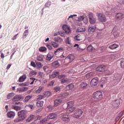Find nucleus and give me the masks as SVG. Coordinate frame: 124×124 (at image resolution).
<instances>
[{"label": "nucleus", "instance_id": "obj_1", "mask_svg": "<svg viewBox=\"0 0 124 124\" xmlns=\"http://www.w3.org/2000/svg\"><path fill=\"white\" fill-rule=\"evenodd\" d=\"M93 98L97 101L102 100L103 98V93L100 91H97L93 94Z\"/></svg>", "mask_w": 124, "mask_h": 124}, {"label": "nucleus", "instance_id": "obj_2", "mask_svg": "<svg viewBox=\"0 0 124 124\" xmlns=\"http://www.w3.org/2000/svg\"><path fill=\"white\" fill-rule=\"evenodd\" d=\"M83 113V111L82 110V109H77V110L75 111V113L72 115V117L77 119H78V118L81 117Z\"/></svg>", "mask_w": 124, "mask_h": 124}, {"label": "nucleus", "instance_id": "obj_3", "mask_svg": "<svg viewBox=\"0 0 124 124\" xmlns=\"http://www.w3.org/2000/svg\"><path fill=\"white\" fill-rule=\"evenodd\" d=\"M61 118L62 120L66 122H69L70 121V119L69 118V116L67 113H63L62 114L61 116Z\"/></svg>", "mask_w": 124, "mask_h": 124}, {"label": "nucleus", "instance_id": "obj_4", "mask_svg": "<svg viewBox=\"0 0 124 124\" xmlns=\"http://www.w3.org/2000/svg\"><path fill=\"white\" fill-rule=\"evenodd\" d=\"M88 17L91 24H94L96 23V18L92 13H89Z\"/></svg>", "mask_w": 124, "mask_h": 124}, {"label": "nucleus", "instance_id": "obj_5", "mask_svg": "<svg viewBox=\"0 0 124 124\" xmlns=\"http://www.w3.org/2000/svg\"><path fill=\"white\" fill-rule=\"evenodd\" d=\"M27 112L25 110H21L18 113V116L20 118V121H23L26 117Z\"/></svg>", "mask_w": 124, "mask_h": 124}, {"label": "nucleus", "instance_id": "obj_6", "mask_svg": "<svg viewBox=\"0 0 124 124\" xmlns=\"http://www.w3.org/2000/svg\"><path fill=\"white\" fill-rule=\"evenodd\" d=\"M98 19L101 22H106L107 21L106 16L102 13L98 14L97 15Z\"/></svg>", "mask_w": 124, "mask_h": 124}, {"label": "nucleus", "instance_id": "obj_7", "mask_svg": "<svg viewBox=\"0 0 124 124\" xmlns=\"http://www.w3.org/2000/svg\"><path fill=\"white\" fill-rule=\"evenodd\" d=\"M59 78L60 79H62L61 80V82L62 83V84L69 82V79H68L67 78H65V75H61L60 76H59Z\"/></svg>", "mask_w": 124, "mask_h": 124}, {"label": "nucleus", "instance_id": "obj_8", "mask_svg": "<svg viewBox=\"0 0 124 124\" xmlns=\"http://www.w3.org/2000/svg\"><path fill=\"white\" fill-rule=\"evenodd\" d=\"M115 16L116 19L118 21L122 20L124 18V14L123 13H118Z\"/></svg>", "mask_w": 124, "mask_h": 124}, {"label": "nucleus", "instance_id": "obj_9", "mask_svg": "<svg viewBox=\"0 0 124 124\" xmlns=\"http://www.w3.org/2000/svg\"><path fill=\"white\" fill-rule=\"evenodd\" d=\"M63 30H64L66 34L71 33V28L67 25H63L62 26Z\"/></svg>", "mask_w": 124, "mask_h": 124}, {"label": "nucleus", "instance_id": "obj_10", "mask_svg": "<svg viewBox=\"0 0 124 124\" xmlns=\"http://www.w3.org/2000/svg\"><path fill=\"white\" fill-rule=\"evenodd\" d=\"M16 114L14 111H9V112L7 113V115L9 119H14Z\"/></svg>", "mask_w": 124, "mask_h": 124}, {"label": "nucleus", "instance_id": "obj_11", "mask_svg": "<svg viewBox=\"0 0 124 124\" xmlns=\"http://www.w3.org/2000/svg\"><path fill=\"white\" fill-rule=\"evenodd\" d=\"M22 98L23 96L22 95H16L13 97L12 101H13V102H16V101H20V99H22Z\"/></svg>", "mask_w": 124, "mask_h": 124}, {"label": "nucleus", "instance_id": "obj_12", "mask_svg": "<svg viewBox=\"0 0 124 124\" xmlns=\"http://www.w3.org/2000/svg\"><path fill=\"white\" fill-rule=\"evenodd\" d=\"M60 76V72L58 71H54L53 73L52 74V75L49 76V78L50 79L59 77Z\"/></svg>", "mask_w": 124, "mask_h": 124}, {"label": "nucleus", "instance_id": "obj_13", "mask_svg": "<svg viewBox=\"0 0 124 124\" xmlns=\"http://www.w3.org/2000/svg\"><path fill=\"white\" fill-rule=\"evenodd\" d=\"M57 117V115L54 113H51L49 114V115L47 116V119L49 120L54 119Z\"/></svg>", "mask_w": 124, "mask_h": 124}, {"label": "nucleus", "instance_id": "obj_14", "mask_svg": "<svg viewBox=\"0 0 124 124\" xmlns=\"http://www.w3.org/2000/svg\"><path fill=\"white\" fill-rule=\"evenodd\" d=\"M98 84V81L96 78H93L90 81V85L92 87L97 86Z\"/></svg>", "mask_w": 124, "mask_h": 124}, {"label": "nucleus", "instance_id": "obj_15", "mask_svg": "<svg viewBox=\"0 0 124 124\" xmlns=\"http://www.w3.org/2000/svg\"><path fill=\"white\" fill-rule=\"evenodd\" d=\"M64 51L63 47H60L56 49V50L54 52V54L56 56L60 54V53H62Z\"/></svg>", "mask_w": 124, "mask_h": 124}, {"label": "nucleus", "instance_id": "obj_16", "mask_svg": "<svg viewBox=\"0 0 124 124\" xmlns=\"http://www.w3.org/2000/svg\"><path fill=\"white\" fill-rule=\"evenodd\" d=\"M120 104V102L119 100H116L115 101H114L112 103V106L113 107L116 108L119 107Z\"/></svg>", "mask_w": 124, "mask_h": 124}, {"label": "nucleus", "instance_id": "obj_17", "mask_svg": "<svg viewBox=\"0 0 124 124\" xmlns=\"http://www.w3.org/2000/svg\"><path fill=\"white\" fill-rule=\"evenodd\" d=\"M53 57H54V54L52 52H50L47 55L46 60L50 61L52 59H53Z\"/></svg>", "mask_w": 124, "mask_h": 124}, {"label": "nucleus", "instance_id": "obj_18", "mask_svg": "<svg viewBox=\"0 0 124 124\" xmlns=\"http://www.w3.org/2000/svg\"><path fill=\"white\" fill-rule=\"evenodd\" d=\"M33 120H35V116L33 115H30L29 116H28V119H27L26 122H30Z\"/></svg>", "mask_w": 124, "mask_h": 124}, {"label": "nucleus", "instance_id": "obj_19", "mask_svg": "<svg viewBox=\"0 0 124 124\" xmlns=\"http://www.w3.org/2000/svg\"><path fill=\"white\" fill-rule=\"evenodd\" d=\"M62 99H57L54 100V106H58L60 105L62 103Z\"/></svg>", "mask_w": 124, "mask_h": 124}, {"label": "nucleus", "instance_id": "obj_20", "mask_svg": "<svg viewBox=\"0 0 124 124\" xmlns=\"http://www.w3.org/2000/svg\"><path fill=\"white\" fill-rule=\"evenodd\" d=\"M119 47V45H117V44H113V45H110L108 46V48L114 50L118 48Z\"/></svg>", "mask_w": 124, "mask_h": 124}, {"label": "nucleus", "instance_id": "obj_21", "mask_svg": "<svg viewBox=\"0 0 124 124\" xmlns=\"http://www.w3.org/2000/svg\"><path fill=\"white\" fill-rule=\"evenodd\" d=\"M96 70L98 72H102L103 71H104L105 70L104 66H103L102 65H101V66H98Z\"/></svg>", "mask_w": 124, "mask_h": 124}, {"label": "nucleus", "instance_id": "obj_22", "mask_svg": "<svg viewBox=\"0 0 124 124\" xmlns=\"http://www.w3.org/2000/svg\"><path fill=\"white\" fill-rule=\"evenodd\" d=\"M32 98V96H31V95H28V96L25 97V99L23 100V101L24 103H28V101H30Z\"/></svg>", "mask_w": 124, "mask_h": 124}, {"label": "nucleus", "instance_id": "obj_23", "mask_svg": "<svg viewBox=\"0 0 124 124\" xmlns=\"http://www.w3.org/2000/svg\"><path fill=\"white\" fill-rule=\"evenodd\" d=\"M52 67L58 68L60 66V63L58 61H55L52 63Z\"/></svg>", "mask_w": 124, "mask_h": 124}, {"label": "nucleus", "instance_id": "obj_24", "mask_svg": "<svg viewBox=\"0 0 124 124\" xmlns=\"http://www.w3.org/2000/svg\"><path fill=\"white\" fill-rule=\"evenodd\" d=\"M66 59H68L70 60V62H71L75 59V56L74 55L72 54H69L68 57L66 58Z\"/></svg>", "mask_w": 124, "mask_h": 124}, {"label": "nucleus", "instance_id": "obj_25", "mask_svg": "<svg viewBox=\"0 0 124 124\" xmlns=\"http://www.w3.org/2000/svg\"><path fill=\"white\" fill-rule=\"evenodd\" d=\"M27 76L26 74H24L23 76H21L19 79V82H22L26 79Z\"/></svg>", "mask_w": 124, "mask_h": 124}, {"label": "nucleus", "instance_id": "obj_26", "mask_svg": "<svg viewBox=\"0 0 124 124\" xmlns=\"http://www.w3.org/2000/svg\"><path fill=\"white\" fill-rule=\"evenodd\" d=\"M55 42H58L59 43H61L63 42L62 39L61 37H59V36H56L55 38H54Z\"/></svg>", "mask_w": 124, "mask_h": 124}, {"label": "nucleus", "instance_id": "obj_27", "mask_svg": "<svg viewBox=\"0 0 124 124\" xmlns=\"http://www.w3.org/2000/svg\"><path fill=\"white\" fill-rule=\"evenodd\" d=\"M86 31V29L84 27H78V29H77V31L78 32H83Z\"/></svg>", "mask_w": 124, "mask_h": 124}, {"label": "nucleus", "instance_id": "obj_28", "mask_svg": "<svg viewBox=\"0 0 124 124\" xmlns=\"http://www.w3.org/2000/svg\"><path fill=\"white\" fill-rule=\"evenodd\" d=\"M75 110V107H69V108L67 109V112L68 113H70L73 112V111H74Z\"/></svg>", "mask_w": 124, "mask_h": 124}, {"label": "nucleus", "instance_id": "obj_29", "mask_svg": "<svg viewBox=\"0 0 124 124\" xmlns=\"http://www.w3.org/2000/svg\"><path fill=\"white\" fill-rule=\"evenodd\" d=\"M44 105V101H38L36 103V106L38 108H41Z\"/></svg>", "mask_w": 124, "mask_h": 124}, {"label": "nucleus", "instance_id": "obj_30", "mask_svg": "<svg viewBox=\"0 0 124 124\" xmlns=\"http://www.w3.org/2000/svg\"><path fill=\"white\" fill-rule=\"evenodd\" d=\"M12 109H14L16 111L20 110L21 109V107L16 106H12L11 107Z\"/></svg>", "mask_w": 124, "mask_h": 124}, {"label": "nucleus", "instance_id": "obj_31", "mask_svg": "<svg viewBox=\"0 0 124 124\" xmlns=\"http://www.w3.org/2000/svg\"><path fill=\"white\" fill-rule=\"evenodd\" d=\"M43 70L45 71V72L49 73V67L48 66H43Z\"/></svg>", "mask_w": 124, "mask_h": 124}, {"label": "nucleus", "instance_id": "obj_32", "mask_svg": "<svg viewBox=\"0 0 124 124\" xmlns=\"http://www.w3.org/2000/svg\"><path fill=\"white\" fill-rule=\"evenodd\" d=\"M96 30L95 27H89L88 29V32L90 33H93Z\"/></svg>", "mask_w": 124, "mask_h": 124}, {"label": "nucleus", "instance_id": "obj_33", "mask_svg": "<svg viewBox=\"0 0 124 124\" xmlns=\"http://www.w3.org/2000/svg\"><path fill=\"white\" fill-rule=\"evenodd\" d=\"M87 49L88 51L92 52L94 49V48L91 45L88 46V47L87 48Z\"/></svg>", "mask_w": 124, "mask_h": 124}, {"label": "nucleus", "instance_id": "obj_34", "mask_svg": "<svg viewBox=\"0 0 124 124\" xmlns=\"http://www.w3.org/2000/svg\"><path fill=\"white\" fill-rule=\"evenodd\" d=\"M75 39L77 40V41H80L82 40V37L80 35H78L75 36Z\"/></svg>", "mask_w": 124, "mask_h": 124}, {"label": "nucleus", "instance_id": "obj_35", "mask_svg": "<svg viewBox=\"0 0 124 124\" xmlns=\"http://www.w3.org/2000/svg\"><path fill=\"white\" fill-rule=\"evenodd\" d=\"M15 95V94L14 93H9V94L7 95V98L8 99H11L13 98V96Z\"/></svg>", "mask_w": 124, "mask_h": 124}, {"label": "nucleus", "instance_id": "obj_36", "mask_svg": "<svg viewBox=\"0 0 124 124\" xmlns=\"http://www.w3.org/2000/svg\"><path fill=\"white\" fill-rule=\"evenodd\" d=\"M43 89H44L43 87H42V86L39 87V88L38 89V90H37L36 91V93H41V92H42Z\"/></svg>", "mask_w": 124, "mask_h": 124}, {"label": "nucleus", "instance_id": "obj_37", "mask_svg": "<svg viewBox=\"0 0 124 124\" xmlns=\"http://www.w3.org/2000/svg\"><path fill=\"white\" fill-rule=\"evenodd\" d=\"M29 33V30H26L24 31V32L23 35V38H26L28 36Z\"/></svg>", "mask_w": 124, "mask_h": 124}, {"label": "nucleus", "instance_id": "obj_38", "mask_svg": "<svg viewBox=\"0 0 124 124\" xmlns=\"http://www.w3.org/2000/svg\"><path fill=\"white\" fill-rule=\"evenodd\" d=\"M44 57L43 56V55H39L37 57V59L39 61L43 62L44 61Z\"/></svg>", "mask_w": 124, "mask_h": 124}, {"label": "nucleus", "instance_id": "obj_39", "mask_svg": "<svg viewBox=\"0 0 124 124\" xmlns=\"http://www.w3.org/2000/svg\"><path fill=\"white\" fill-rule=\"evenodd\" d=\"M88 86L86 83L82 82L80 84V87L82 89H85V88Z\"/></svg>", "mask_w": 124, "mask_h": 124}, {"label": "nucleus", "instance_id": "obj_40", "mask_svg": "<svg viewBox=\"0 0 124 124\" xmlns=\"http://www.w3.org/2000/svg\"><path fill=\"white\" fill-rule=\"evenodd\" d=\"M68 104V107H73V106L74 104V102L73 101H69L67 102Z\"/></svg>", "mask_w": 124, "mask_h": 124}, {"label": "nucleus", "instance_id": "obj_41", "mask_svg": "<svg viewBox=\"0 0 124 124\" xmlns=\"http://www.w3.org/2000/svg\"><path fill=\"white\" fill-rule=\"evenodd\" d=\"M51 45H52V46L54 47V48H57V47L59 46V45L55 42H51Z\"/></svg>", "mask_w": 124, "mask_h": 124}, {"label": "nucleus", "instance_id": "obj_42", "mask_svg": "<svg viewBox=\"0 0 124 124\" xmlns=\"http://www.w3.org/2000/svg\"><path fill=\"white\" fill-rule=\"evenodd\" d=\"M46 49L47 48L46 47H40L39 48V51L40 52H45L46 51Z\"/></svg>", "mask_w": 124, "mask_h": 124}, {"label": "nucleus", "instance_id": "obj_43", "mask_svg": "<svg viewBox=\"0 0 124 124\" xmlns=\"http://www.w3.org/2000/svg\"><path fill=\"white\" fill-rule=\"evenodd\" d=\"M62 98H66L67 96H69V93H64L62 94Z\"/></svg>", "mask_w": 124, "mask_h": 124}, {"label": "nucleus", "instance_id": "obj_44", "mask_svg": "<svg viewBox=\"0 0 124 124\" xmlns=\"http://www.w3.org/2000/svg\"><path fill=\"white\" fill-rule=\"evenodd\" d=\"M66 44L68 45H71V40L69 37L66 39Z\"/></svg>", "mask_w": 124, "mask_h": 124}, {"label": "nucleus", "instance_id": "obj_45", "mask_svg": "<svg viewBox=\"0 0 124 124\" xmlns=\"http://www.w3.org/2000/svg\"><path fill=\"white\" fill-rule=\"evenodd\" d=\"M68 87L69 88V90H72L74 88V85L72 83H71L68 85Z\"/></svg>", "mask_w": 124, "mask_h": 124}, {"label": "nucleus", "instance_id": "obj_46", "mask_svg": "<svg viewBox=\"0 0 124 124\" xmlns=\"http://www.w3.org/2000/svg\"><path fill=\"white\" fill-rule=\"evenodd\" d=\"M39 77L41 78L45 77V73L43 72H40V73H39Z\"/></svg>", "mask_w": 124, "mask_h": 124}, {"label": "nucleus", "instance_id": "obj_47", "mask_svg": "<svg viewBox=\"0 0 124 124\" xmlns=\"http://www.w3.org/2000/svg\"><path fill=\"white\" fill-rule=\"evenodd\" d=\"M31 75L36 76L37 75V73L36 71H31L30 72V75Z\"/></svg>", "mask_w": 124, "mask_h": 124}, {"label": "nucleus", "instance_id": "obj_48", "mask_svg": "<svg viewBox=\"0 0 124 124\" xmlns=\"http://www.w3.org/2000/svg\"><path fill=\"white\" fill-rule=\"evenodd\" d=\"M120 66L122 68H124V59L122 60L120 63Z\"/></svg>", "mask_w": 124, "mask_h": 124}, {"label": "nucleus", "instance_id": "obj_49", "mask_svg": "<svg viewBox=\"0 0 124 124\" xmlns=\"http://www.w3.org/2000/svg\"><path fill=\"white\" fill-rule=\"evenodd\" d=\"M47 119H46V118L43 119V120H42L40 121V124H44L46 122H47Z\"/></svg>", "mask_w": 124, "mask_h": 124}, {"label": "nucleus", "instance_id": "obj_50", "mask_svg": "<svg viewBox=\"0 0 124 124\" xmlns=\"http://www.w3.org/2000/svg\"><path fill=\"white\" fill-rule=\"evenodd\" d=\"M113 35H114V37L116 38L119 36L120 33H119V32L117 31L114 32Z\"/></svg>", "mask_w": 124, "mask_h": 124}, {"label": "nucleus", "instance_id": "obj_51", "mask_svg": "<svg viewBox=\"0 0 124 124\" xmlns=\"http://www.w3.org/2000/svg\"><path fill=\"white\" fill-rule=\"evenodd\" d=\"M50 94H51L50 92L47 91V92H45L44 96H45L46 97L49 96H50Z\"/></svg>", "mask_w": 124, "mask_h": 124}, {"label": "nucleus", "instance_id": "obj_52", "mask_svg": "<svg viewBox=\"0 0 124 124\" xmlns=\"http://www.w3.org/2000/svg\"><path fill=\"white\" fill-rule=\"evenodd\" d=\"M30 80L31 81L30 82V84L32 85V84H33V83H34L35 80H36V78H30Z\"/></svg>", "mask_w": 124, "mask_h": 124}, {"label": "nucleus", "instance_id": "obj_53", "mask_svg": "<svg viewBox=\"0 0 124 124\" xmlns=\"http://www.w3.org/2000/svg\"><path fill=\"white\" fill-rule=\"evenodd\" d=\"M42 119V116H35V120H41Z\"/></svg>", "mask_w": 124, "mask_h": 124}, {"label": "nucleus", "instance_id": "obj_54", "mask_svg": "<svg viewBox=\"0 0 124 124\" xmlns=\"http://www.w3.org/2000/svg\"><path fill=\"white\" fill-rule=\"evenodd\" d=\"M36 64L39 68H41L43 66V64L40 62H36Z\"/></svg>", "mask_w": 124, "mask_h": 124}, {"label": "nucleus", "instance_id": "obj_55", "mask_svg": "<svg viewBox=\"0 0 124 124\" xmlns=\"http://www.w3.org/2000/svg\"><path fill=\"white\" fill-rule=\"evenodd\" d=\"M77 16V15H70V16H69L68 17V20H69V19H70V18H71L72 20H73V17H74V16Z\"/></svg>", "mask_w": 124, "mask_h": 124}, {"label": "nucleus", "instance_id": "obj_56", "mask_svg": "<svg viewBox=\"0 0 124 124\" xmlns=\"http://www.w3.org/2000/svg\"><path fill=\"white\" fill-rule=\"evenodd\" d=\"M45 96L44 95H39V96L37 97V99H42L44 98Z\"/></svg>", "mask_w": 124, "mask_h": 124}, {"label": "nucleus", "instance_id": "obj_57", "mask_svg": "<svg viewBox=\"0 0 124 124\" xmlns=\"http://www.w3.org/2000/svg\"><path fill=\"white\" fill-rule=\"evenodd\" d=\"M20 119L19 118V117H18V118L15 119V120H14V122L15 123H17L19 122H20Z\"/></svg>", "mask_w": 124, "mask_h": 124}, {"label": "nucleus", "instance_id": "obj_58", "mask_svg": "<svg viewBox=\"0 0 124 124\" xmlns=\"http://www.w3.org/2000/svg\"><path fill=\"white\" fill-rule=\"evenodd\" d=\"M31 65L33 66V67H36V65L35 62H31Z\"/></svg>", "mask_w": 124, "mask_h": 124}, {"label": "nucleus", "instance_id": "obj_59", "mask_svg": "<svg viewBox=\"0 0 124 124\" xmlns=\"http://www.w3.org/2000/svg\"><path fill=\"white\" fill-rule=\"evenodd\" d=\"M18 35V33L16 34L15 35H14V36H13V37L12 38V40H16V39H17V37Z\"/></svg>", "mask_w": 124, "mask_h": 124}, {"label": "nucleus", "instance_id": "obj_60", "mask_svg": "<svg viewBox=\"0 0 124 124\" xmlns=\"http://www.w3.org/2000/svg\"><path fill=\"white\" fill-rule=\"evenodd\" d=\"M84 20V17L82 16H80L78 17V21H81Z\"/></svg>", "mask_w": 124, "mask_h": 124}, {"label": "nucleus", "instance_id": "obj_61", "mask_svg": "<svg viewBox=\"0 0 124 124\" xmlns=\"http://www.w3.org/2000/svg\"><path fill=\"white\" fill-rule=\"evenodd\" d=\"M50 5H51V3L50 2H47V3H46L45 7H48L50 6Z\"/></svg>", "mask_w": 124, "mask_h": 124}, {"label": "nucleus", "instance_id": "obj_62", "mask_svg": "<svg viewBox=\"0 0 124 124\" xmlns=\"http://www.w3.org/2000/svg\"><path fill=\"white\" fill-rule=\"evenodd\" d=\"M60 87H56L54 88L55 92H58L60 91Z\"/></svg>", "mask_w": 124, "mask_h": 124}, {"label": "nucleus", "instance_id": "obj_63", "mask_svg": "<svg viewBox=\"0 0 124 124\" xmlns=\"http://www.w3.org/2000/svg\"><path fill=\"white\" fill-rule=\"evenodd\" d=\"M46 46H47V48L49 49V50H51L52 49V46H51L50 45H47Z\"/></svg>", "mask_w": 124, "mask_h": 124}, {"label": "nucleus", "instance_id": "obj_64", "mask_svg": "<svg viewBox=\"0 0 124 124\" xmlns=\"http://www.w3.org/2000/svg\"><path fill=\"white\" fill-rule=\"evenodd\" d=\"M54 83V81H50V82L49 83L48 86H53Z\"/></svg>", "mask_w": 124, "mask_h": 124}]
</instances>
